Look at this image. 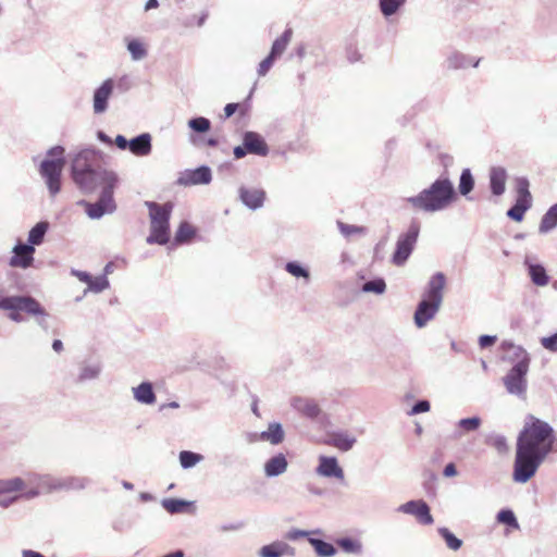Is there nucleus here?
Here are the masks:
<instances>
[{
	"instance_id": "nucleus-53",
	"label": "nucleus",
	"mask_w": 557,
	"mask_h": 557,
	"mask_svg": "<svg viewBox=\"0 0 557 557\" xmlns=\"http://www.w3.org/2000/svg\"><path fill=\"white\" fill-rule=\"evenodd\" d=\"M194 235H195L194 227L187 222H182L176 234H175V242H177V243L186 242V240L190 239Z\"/></svg>"
},
{
	"instance_id": "nucleus-29",
	"label": "nucleus",
	"mask_w": 557,
	"mask_h": 557,
	"mask_svg": "<svg viewBox=\"0 0 557 557\" xmlns=\"http://www.w3.org/2000/svg\"><path fill=\"white\" fill-rule=\"evenodd\" d=\"M128 149L137 157H145L151 152V136L148 133H143L129 140Z\"/></svg>"
},
{
	"instance_id": "nucleus-58",
	"label": "nucleus",
	"mask_w": 557,
	"mask_h": 557,
	"mask_svg": "<svg viewBox=\"0 0 557 557\" xmlns=\"http://www.w3.org/2000/svg\"><path fill=\"white\" fill-rule=\"evenodd\" d=\"M275 59L276 58L272 57V54H269L264 60H262L258 67V75L265 76L270 69L272 67Z\"/></svg>"
},
{
	"instance_id": "nucleus-61",
	"label": "nucleus",
	"mask_w": 557,
	"mask_h": 557,
	"mask_svg": "<svg viewBox=\"0 0 557 557\" xmlns=\"http://www.w3.org/2000/svg\"><path fill=\"white\" fill-rule=\"evenodd\" d=\"M49 159H60L65 163L64 159V148L62 146H54L50 148L47 152Z\"/></svg>"
},
{
	"instance_id": "nucleus-59",
	"label": "nucleus",
	"mask_w": 557,
	"mask_h": 557,
	"mask_svg": "<svg viewBox=\"0 0 557 557\" xmlns=\"http://www.w3.org/2000/svg\"><path fill=\"white\" fill-rule=\"evenodd\" d=\"M207 17H208V12H202L199 17H197L196 15H193L184 22V26L190 27L194 25V22L196 21L197 26L201 27L206 23Z\"/></svg>"
},
{
	"instance_id": "nucleus-46",
	"label": "nucleus",
	"mask_w": 557,
	"mask_h": 557,
	"mask_svg": "<svg viewBox=\"0 0 557 557\" xmlns=\"http://www.w3.org/2000/svg\"><path fill=\"white\" fill-rule=\"evenodd\" d=\"M162 507L170 513L183 512L189 505V502L177 498H164Z\"/></svg>"
},
{
	"instance_id": "nucleus-2",
	"label": "nucleus",
	"mask_w": 557,
	"mask_h": 557,
	"mask_svg": "<svg viewBox=\"0 0 557 557\" xmlns=\"http://www.w3.org/2000/svg\"><path fill=\"white\" fill-rule=\"evenodd\" d=\"M556 432L546 421L533 416L529 417L517 438V446H521L543 457L556 450Z\"/></svg>"
},
{
	"instance_id": "nucleus-18",
	"label": "nucleus",
	"mask_w": 557,
	"mask_h": 557,
	"mask_svg": "<svg viewBox=\"0 0 557 557\" xmlns=\"http://www.w3.org/2000/svg\"><path fill=\"white\" fill-rule=\"evenodd\" d=\"M238 194L240 201L250 210H258L264 205L265 191L262 188L242 186Z\"/></svg>"
},
{
	"instance_id": "nucleus-10",
	"label": "nucleus",
	"mask_w": 557,
	"mask_h": 557,
	"mask_svg": "<svg viewBox=\"0 0 557 557\" xmlns=\"http://www.w3.org/2000/svg\"><path fill=\"white\" fill-rule=\"evenodd\" d=\"M64 162L60 159H45L40 163V175L49 189L51 196H55L61 189V174Z\"/></svg>"
},
{
	"instance_id": "nucleus-47",
	"label": "nucleus",
	"mask_w": 557,
	"mask_h": 557,
	"mask_svg": "<svg viewBox=\"0 0 557 557\" xmlns=\"http://www.w3.org/2000/svg\"><path fill=\"white\" fill-rule=\"evenodd\" d=\"M203 459V456L194 451L183 450L180 453V462L184 469L195 467Z\"/></svg>"
},
{
	"instance_id": "nucleus-56",
	"label": "nucleus",
	"mask_w": 557,
	"mask_h": 557,
	"mask_svg": "<svg viewBox=\"0 0 557 557\" xmlns=\"http://www.w3.org/2000/svg\"><path fill=\"white\" fill-rule=\"evenodd\" d=\"M431 408L430 401L422 399L417 401L411 409L408 411V416H416L419 413L428 412Z\"/></svg>"
},
{
	"instance_id": "nucleus-37",
	"label": "nucleus",
	"mask_w": 557,
	"mask_h": 557,
	"mask_svg": "<svg viewBox=\"0 0 557 557\" xmlns=\"http://www.w3.org/2000/svg\"><path fill=\"white\" fill-rule=\"evenodd\" d=\"M308 542L314 548L319 557H333L336 554V548L333 544L315 537H308Z\"/></svg>"
},
{
	"instance_id": "nucleus-54",
	"label": "nucleus",
	"mask_w": 557,
	"mask_h": 557,
	"mask_svg": "<svg viewBox=\"0 0 557 557\" xmlns=\"http://www.w3.org/2000/svg\"><path fill=\"white\" fill-rule=\"evenodd\" d=\"M338 228L341 233L346 236H352V235H361L366 233V227L363 226H357V225H350L343 222H337Z\"/></svg>"
},
{
	"instance_id": "nucleus-25",
	"label": "nucleus",
	"mask_w": 557,
	"mask_h": 557,
	"mask_svg": "<svg viewBox=\"0 0 557 557\" xmlns=\"http://www.w3.org/2000/svg\"><path fill=\"white\" fill-rule=\"evenodd\" d=\"M102 372V364L99 361H84L79 364L76 376L77 384H84L97 380Z\"/></svg>"
},
{
	"instance_id": "nucleus-6",
	"label": "nucleus",
	"mask_w": 557,
	"mask_h": 557,
	"mask_svg": "<svg viewBox=\"0 0 557 557\" xmlns=\"http://www.w3.org/2000/svg\"><path fill=\"white\" fill-rule=\"evenodd\" d=\"M150 218V235L147 243L165 245L170 238V216L173 205L170 202L160 205L153 201H147Z\"/></svg>"
},
{
	"instance_id": "nucleus-34",
	"label": "nucleus",
	"mask_w": 557,
	"mask_h": 557,
	"mask_svg": "<svg viewBox=\"0 0 557 557\" xmlns=\"http://www.w3.org/2000/svg\"><path fill=\"white\" fill-rule=\"evenodd\" d=\"M293 38V29L286 28L284 33L274 40L270 54L274 58H280L284 51L286 50L287 46L289 45L290 40Z\"/></svg>"
},
{
	"instance_id": "nucleus-24",
	"label": "nucleus",
	"mask_w": 557,
	"mask_h": 557,
	"mask_svg": "<svg viewBox=\"0 0 557 557\" xmlns=\"http://www.w3.org/2000/svg\"><path fill=\"white\" fill-rule=\"evenodd\" d=\"M504 349H508L510 355L508 356V360L512 362V366H522L523 368H529L531 362L530 354L520 345H515L511 342H503L502 344Z\"/></svg>"
},
{
	"instance_id": "nucleus-42",
	"label": "nucleus",
	"mask_w": 557,
	"mask_h": 557,
	"mask_svg": "<svg viewBox=\"0 0 557 557\" xmlns=\"http://www.w3.org/2000/svg\"><path fill=\"white\" fill-rule=\"evenodd\" d=\"M407 2V0H379L380 12L384 17L395 15Z\"/></svg>"
},
{
	"instance_id": "nucleus-5",
	"label": "nucleus",
	"mask_w": 557,
	"mask_h": 557,
	"mask_svg": "<svg viewBox=\"0 0 557 557\" xmlns=\"http://www.w3.org/2000/svg\"><path fill=\"white\" fill-rule=\"evenodd\" d=\"M0 310L9 311L10 320L21 323L24 317L21 312H25L36 319L38 325L48 329L47 318L49 314L41 305L30 296H4L0 297Z\"/></svg>"
},
{
	"instance_id": "nucleus-33",
	"label": "nucleus",
	"mask_w": 557,
	"mask_h": 557,
	"mask_svg": "<svg viewBox=\"0 0 557 557\" xmlns=\"http://www.w3.org/2000/svg\"><path fill=\"white\" fill-rule=\"evenodd\" d=\"M482 424V419L479 416L460 419L456 424L455 437L476 431Z\"/></svg>"
},
{
	"instance_id": "nucleus-60",
	"label": "nucleus",
	"mask_w": 557,
	"mask_h": 557,
	"mask_svg": "<svg viewBox=\"0 0 557 557\" xmlns=\"http://www.w3.org/2000/svg\"><path fill=\"white\" fill-rule=\"evenodd\" d=\"M496 342H497L496 335L484 334L479 337V346L482 349L492 347Z\"/></svg>"
},
{
	"instance_id": "nucleus-35",
	"label": "nucleus",
	"mask_w": 557,
	"mask_h": 557,
	"mask_svg": "<svg viewBox=\"0 0 557 557\" xmlns=\"http://www.w3.org/2000/svg\"><path fill=\"white\" fill-rule=\"evenodd\" d=\"M26 478H11L0 480V494L22 492L26 488Z\"/></svg>"
},
{
	"instance_id": "nucleus-11",
	"label": "nucleus",
	"mask_w": 557,
	"mask_h": 557,
	"mask_svg": "<svg viewBox=\"0 0 557 557\" xmlns=\"http://www.w3.org/2000/svg\"><path fill=\"white\" fill-rule=\"evenodd\" d=\"M529 368L522 366H512L508 373L503 377L506 391L515 396L524 398L527 393V374Z\"/></svg>"
},
{
	"instance_id": "nucleus-28",
	"label": "nucleus",
	"mask_w": 557,
	"mask_h": 557,
	"mask_svg": "<svg viewBox=\"0 0 557 557\" xmlns=\"http://www.w3.org/2000/svg\"><path fill=\"white\" fill-rule=\"evenodd\" d=\"M244 145L249 153L264 157L269 149L263 138L253 132H247L244 136Z\"/></svg>"
},
{
	"instance_id": "nucleus-57",
	"label": "nucleus",
	"mask_w": 557,
	"mask_h": 557,
	"mask_svg": "<svg viewBox=\"0 0 557 557\" xmlns=\"http://www.w3.org/2000/svg\"><path fill=\"white\" fill-rule=\"evenodd\" d=\"M541 345L548 351L557 352V332L541 338Z\"/></svg>"
},
{
	"instance_id": "nucleus-38",
	"label": "nucleus",
	"mask_w": 557,
	"mask_h": 557,
	"mask_svg": "<svg viewBox=\"0 0 557 557\" xmlns=\"http://www.w3.org/2000/svg\"><path fill=\"white\" fill-rule=\"evenodd\" d=\"M516 200L532 203V195L530 193V182L525 176H519L515 180Z\"/></svg>"
},
{
	"instance_id": "nucleus-32",
	"label": "nucleus",
	"mask_w": 557,
	"mask_h": 557,
	"mask_svg": "<svg viewBox=\"0 0 557 557\" xmlns=\"http://www.w3.org/2000/svg\"><path fill=\"white\" fill-rule=\"evenodd\" d=\"M557 226V202L548 208V210L543 214L540 225L539 232L540 234H547L553 231Z\"/></svg>"
},
{
	"instance_id": "nucleus-9",
	"label": "nucleus",
	"mask_w": 557,
	"mask_h": 557,
	"mask_svg": "<svg viewBox=\"0 0 557 557\" xmlns=\"http://www.w3.org/2000/svg\"><path fill=\"white\" fill-rule=\"evenodd\" d=\"M419 232L420 225L418 222L413 221L407 232L398 237L396 249L392 258L396 265H403L406 263L414 248Z\"/></svg>"
},
{
	"instance_id": "nucleus-12",
	"label": "nucleus",
	"mask_w": 557,
	"mask_h": 557,
	"mask_svg": "<svg viewBox=\"0 0 557 557\" xmlns=\"http://www.w3.org/2000/svg\"><path fill=\"white\" fill-rule=\"evenodd\" d=\"M113 189L114 188L102 189L99 200L95 203L82 202L86 207V213L90 219H100L104 214L115 211L116 206L113 199Z\"/></svg>"
},
{
	"instance_id": "nucleus-23",
	"label": "nucleus",
	"mask_w": 557,
	"mask_h": 557,
	"mask_svg": "<svg viewBox=\"0 0 557 557\" xmlns=\"http://www.w3.org/2000/svg\"><path fill=\"white\" fill-rule=\"evenodd\" d=\"M134 399L141 405L152 406L157 401V395L151 382L144 381L137 386L132 387Z\"/></svg>"
},
{
	"instance_id": "nucleus-48",
	"label": "nucleus",
	"mask_w": 557,
	"mask_h": 557,
	"mask_svg": "<svg viewBox=\"0 0 557 557\" xmlns=\"http://www.w3.org/2000/svg\"><path fill=\"white\" fill-rule=\"evenodd\" d=\"M485 444L495 448L499 454L508 451L507 440L500 434H490L485 438Z\"/></svg>"
},
{
	"instance_id": "nucleus-62",
	"label": "nucleus",
	"mask_w": 557,
	"mask_h": 557,
	"mask_svg": "<svg viewBox=\"0 0 557 557\" xmlns=\"http://www.w3.org/2000/svg\"><path fill=\"white\" fill-rule=\"evenodd\" d=\"M190 141L193 143V145L195 146H202V145H207V146H210V147H215L218 146L219 144V140L216 138H209L207 140H203L201 138H198V137H191L190 138Z\"/></svg>"
},
{
	"instance_id": "nucleus-13",
	"label": "nucleus",
	"mask_w": 557,
	"mask_h": 557,
	"mask_svg": "<svg viewBox=\"0 0 557 557\" xmlns=\"http://www.w3.org/2000/svg\"><path fill=\"white\" fill-rule=\"evenodd\" d=\"M397 511L413 517L422 525H431L434 522L430 507L423 499L401 504L397 507Z\"/></svg>"
},
{
	"instance_id": "nucleus-45",
	"label": "nucleus",
	"mask_w": 557,
	"mask_h": 557,
	"mask_svg": "<svg viewBox=\"0 0 557 557\" xmlns=\"http://www.w3.org/2000/svg\"><path fill=\"white\" fill-rule=\"evenodd\" d=\"M285 270L287 273L297 278H304L306 283L310 281V272L307 268L301 265L297 261H289L285 264Z\"/></svg>"
},
{
	"instance_id": "nucleus-36",
	"label": "nucleus",
	"mask_w": 557,
	"mask_h": 557,
	"mask_svg": "<svg viewBox=\"0 0 557 557\" xmlns=\"http://www.w3.org/2000/svg\"><path fill=\"white\" fill-rule=\"evenodd\" d=\"M48 228L49 223L47 221L38 222L34 227L30 228L28 233L27 245L33 247L40 245L44 242Z\"/></svg>"
},
{
	"instance_id": "nucleus-52",
	"label": "nucleus",
	"mask_w": 557,
	"mask_h": 557,
	"mask_svg": "<svg viewBox=\"0 0 557 557\" xmlns=\"http://www.w3.org/2000/svg\"><path fill=\"white\" fill-rule=\"evenodd\" d=\"M188 127L193 129L195 133H206L211 127V122L207 117H194L188 121Z\"/></svg>"
},
{
	"instance_id": "nucleus-7",
	"label": "nucleus",
	"mask_w": 557,
	"mask_h": 557,
	"mask_svg": "<svg viewBox=\"0 0 557 557\" xmlns=\"http://www.w3.org/2000/svg\"><path fill=\"white\" fill-rule=\"evenodd\" d=\"M545 459L543 455L516 445L512 480L517 483H527L535 475Z\"/></svg>"
},
{
	"instance_id": "nucleus-26",
	"label": "nucleus",
	"mask_w": 557,
	"mask_h": 557,
	"mask_svg": "<svg viewBox=\"0 0 557 557\" xmlns=\"http://www.w3.org/2000/svg\"><path fill=\"white\" fill-rule=\"evenodd\" d=\"M356 441V437L347 432H333L327 435L324 443L342 451H348L354 447Z\"/></svg>"
},
{
	"instance_id": "nucleus-8",
	"label": "nucleus",
	"mask_w": 557,
	"mask_h": 557,
	"mask_svg": "<svg viewBox=\"0 0 557 557\" xmlns=\"http://www.w3.org/2000/svg\"><path fill=\"white\" fill-rule=\"evenodd\" d=\"M27 486L29 490L22 494V497L32 499L40 494H48L61 491V478H55L50 474L28 473L26 475Z\"/></svg>"
},
{
	"instance_id": "nucleus-43",
	"label": "nucleus",
	"mask_w": 557,
	"mask_h": 557,
	"mask_svg": "<svg viewBox=\"0 0 557 557\" xmlns=\"http://www.w3.org/2000/svg\"><path fill=\"white\" fill-rule=\"evenodd\" d=\"M496 521L500 524L506 525L509 529H519L518 519L510 508H503L496 515Z\"/></svg>"
},
{
	"instance_id": "nucleus-39",
	"label": "nucleus",
	"mask_w": 557,
	"mask_h": 557,
	"mask_svg": "<svg viewBox=\"0 0 557 557\" xmlns=\"http://www.w3.org/2000/svg\"><path fill=\"white\" fill-rule=\"evenodd\" d=\"M90 484V480L85 476H66L61 478V491H78L84 490Z\"/></svg>"
},
{
	"instance_id": "nucleus-21",
	"label": "nucleus",
	"mask_w": 557,
	"mask_h": 557,
	"mask_svg": "<svg viewBox=\"0 0 557 557\" xmlns=\"http://www.w3.org/2000/svg\"><path fill=\"white\" fill-rule=\"evenodd\" d=\"M523 264L527 268L530 280L534 285L543 287L549 283V275L542 263H535L529 256H527Z\"/></svg>"
},
{
	"instance_id": "nucleus-15",
	"label": "nucleus",
	"mask_w": 557,
	"mask_h": 557,
	"mask_svg": "<svg viewBox=\"0 0 557 557\" xmlns=\"http://www.w3.org/2000/svg\"><path fill=\"white\" fill-rule=\"evenodd\" d=\"M315 473L319 476L327 479H336L343 481L345 473L343 468L339 466L337 458L329 456H320L319 465L315 468Z\"/></svg>"
},
{
	"instance_id": "nucleus-14",
	"label": "nucleus",
	"mask_w": 557,
	"mask_h": 557,
	"mask_svg": "<svg viewBox=\"0 0 557 557\" xmlns=\"http://www.w3.org/2000/svg\"><path fill=\"white\" fill-rule=\"evenodd\" d=\"M115 83L112 78L104 79L100 86L94 90L92 111L96 115H101L109 108V100L113 94Z\"/></svg>"
},
{
	"instance_id": "nucleus-40",
	"label": "nucleus",
	"mask_w": 557,
	"mask_h": 557,
	"mask_svg": "<svg viewBox=\"0 0 557 557\" xmlns=\"http://www.w3.org/2000/svg\"><path fill=\"white\" fill-rule=\"evenodd\" d=\"M336 544L343 552L351 555H361L363 552L362 543L359 540L351 537H341L336 541Z\"/></svg>"
},
{
	"instance_id": "nucleus-63",
	"label": "nucleus",
	"mask_w": 557,
	"mask_h": 557,
	"mask_svg": "<svg viewBox=\"0 0 557 557\" xmlns=\"http://www.w3.org/2000/svg\"><path fill=\"white\" fill-rule=\"evenodd\" d=\"M71 274L75 277H77L81 282H84L88 285V282L90 281V274L84 271L75 270L73 269L71 271Z\"/></svg>"
},
{
	"instance_id": "nucleus-27",
	"label": "nucleus",
	"mask_w": 557,
	"mask_h": 557,
	"mask_svg": "<svg viewBox=\"0 0 557 557\" xmlns=\"http://www.w3.org/2000/svg\"><path fill=\"white\" fill-rule=\"evenodd\" d=\"M474 186L475 180L471 170L469 168L463 169L458 180L457 193L465 197L468 201H473L474 197L472 196V191Z\"/></svg>"
},
{
	"instance_id": "nucleus-49",
	"label": "nucleus",
	"mask_w": 557,
	"mask_h": 557,
	"mask_svg": "<svg viewBox=\"0 0 557 557\" xmlns=\"http://www.w3.org/2000/svg\"><path fill=\"white\" fill-rule=\"evenodd\" d=\"M481 62V58H472L462 53L455 52V70L467 69L469 66L478 67Z\"/></svg>"
},
{
	"instance_id": "nucleus-20",
	"label": "nucleus",
	"mask_w": 557,
	"mask_h": 557,
	"mask_svg": "<svg viewBox=\"0 0 557 557\" xmlns=\"http://www.w3.org/2000/svg\"><path fill=\"white\" fill-rule=\"evenodd\" d=\"M290 406L293 409H295L300 414L309 418V419H315L320 412L321 409L315 400L307 397L301 396H295L290 399Z\"/></svg>"
},
{
	"instance_id": "nucleus-41",
	"label": "nucleus",
	"mask_w": 557,
	"mask_h": 557,
	"mask_svg": "<svg viewBox=\"0 0 557 557\" xmlns=\"http://www.w3.org/2000/svg\"><path fill=\"white\" fill-rule=\"evenodd\" d=\"M532 207V203L520 200H515V203L507 210L506 215L515 221L521 222L524 219L525 212Z\"/></svg>"
},
{
	"instance_id": "nucleus-31",
	"label": "nucleus",
	"mask_w": 557,
	"mask_h": 557,
	"mask_svg": "<svg viewBox=\"0 0 557 557\" xmlns=\"http://www.w3.org/2000/svg\"><path fill=\"white\" fill-rule=\"evenodd\" d=\"M285 433L283 426L278 422H271L265 431L259 434V440L269 442L272 445H278L284 441Z\"/></svg>"
},
{
	"instance_id": "nucleus-51",
	"label": "nucleus",
	"mask_w": 557,
	"mask_h": 557,
	"mask_svg": "<svg viewBox=\"0 0 557 557\" xmlns=\"http://www.w3.org/2000/svg\"><path fill=\"white\" fill-rule=\"evenodd\" d=\"M108 287H109V280L107 278L106 275H101V276H98L95 278L90 276V281L88 282V287L84 292V294H87L88 292L101 293L104 289H107Z\"/></svg>"
},
{
	"instance_id": "nucleus-17",
	"label": "nucleus",
	"mask_w": 557,
	"mask_h": 557,
	"mask_svg": "<svg viewBox=\"0 0 557 557\" xmlns=\"http://www.w3.org/2000/svg\"><path fill=\"white\" fill-rule=\"evenodd\" d=\"M212 180V173L209 166L202 165L195 170L185 171L178 178V184L184 186L207 185Z\"/></svg>"
},
{
	"instance_id": "nucleus-30",
	"label": "nucleus",
	"mask_w": 557,
	"mask_h": 557,
	"mask_svg": "<svg viewBox=\"0 0 557 557\" xmlns=\"http://www.w3.org/2000/svg\"><path fill=\"white\" fill-rule=\"evenodd\" d=\"M293 553L294 548L287 543L276 541L262 546L258 554L260 557H282L283 555H292Z\"/></svg>"
},
{
	"instance_id": "nucleus-19",
	"label": "nucleus",
	"mask_w": 557,
	"mask_h": 557,
	"mask_svg": "<svg viewBox=\"0 0 557 557\" xmlns=\"http://www.w3.org/2000/svg\"><path fill=\"white\" fill-rule=\"evenodd\" d=\"M507 171L503 166H492L488 173V186L493 196L499 197L506 191Z\"/></svg>"
},
{
	"instance_id": "nucleus-1",
	"label": "nucleus",
	"mask_w": 557,
	"mask_h": 557,
	"mask_svg": "<svg viewBox=\"0 0 557 557\" xmlns=\"http://www.w3.org/2000/svg\"><path fill=\"white\" fill-rule=\"evenodd\" d=\"M96 151L84 149L75 154L71 164V176L75 185L85 194L98 187L114 188L119 182L116 173L95 164Z\"/></svg>"
},
{
	"instance_id": "nucleus-4",
	"label": "nucleus",
	"mask_w": 557,
	"mask_h": 557,
	"mask_svg": "<svg viewBox=\"0 0 557 557\" xmlns=\"http://www.w3.org/2000/svg\"><path fill=\"white\" fill-rule=\"evenodd\" d=\"M445 283L446 278L441 272L435 273L428 282L413 314L417 327H424L438 312Z\"/></svg>"
},
{
	"instance_id": "nucleus-44",
	"label": "nucleus",
	"mask_w": 557,
	"mask_h": 557,
	"mask_svg": "<svg viewBox=\"0 0 557 557\" xmlns=\"http://www.w3.org/2000/svg\"><path fill=\"white\" fill-rule=\"evenodd\" d=\"M127 50L134 61H139L147 57V49L144 42L139 39H127Z\"/></svg>"
},
{
	"instance_id": "nucleus-55",
	"label": "nucleus",
	"mask_w": 557,
	"mask_h": 557,
	"mask_svg": "<svg viewBox=\"0 0 557 557\" xmlns=\"http://www.w3.org/2000/svg\"><path fill=\"white\" fill-rule=\"evenodd\" d=\"M311 534H321V530L315 529L312 531H305V530L294 529L287 533L286 537L290 541H296L301 537H310Z\"/></svg>"
},
{
	"instance_id": "nucleus-64",
	"label": "nucleus",
	"mask_w": 557,
	"mask_h": 557,
	"mask_svg": "<svg viewBox=\"0 0 557 557\" xmlns=\"http://www.w3.org/2000/svg\"><path fill=\"white\" fill-rule=\"evenodd\" d=\"M114 143L121 150H125L129 147V140H127L123 135H117L114 139Z\"/></svg>"
},
{
	"instance_id": "nucleus-50",
	"label": "nucleus",
	"mask_w": 557,
	"mask_h": 557,
	"mask_svg": "<svg viewBox=\"0 0 557 557\" xmlns=\"http://www.w3.org/2000/svg\"><path fill=\"white\" fill-rule=\"evenodd\" d=\"M385 289H386V283L383 278H375L372 281H368L361 287V290L363 293H373L376 295H382L385 292Z\"/></svg>"
},
{
	"instance_id": "nucleus-3",
	"label": "nucleus",
	"mask_w": 557,
	"mask_h": 557,
	"mask_svg": "<svg viewBox=\"0 0 557 557\" xmlns=\"http://www.w3.org/2000/svg\"><path fill=\"white\" fill-rule=\"evenodd\" d=\"M453 200V183L448 177L437 178L429 188L418 195L405 198V202L414 211L432 213L449 206Z\"/></svg>"
},
{
	"instance_id": "nucleus-16",
	"label": "nucleus",
	"mask_w": 557,
	"mask_h": 557,
	"mask_svg": "<svg viewBox=\"0 0 557 557\" xmlns=\"http://www.w3.org/2000/svg\"><path fill=\"white\" fill-rule=\"evenodd\" d=\"M9 264L13 268L27 269L33 264L35 247L18 243L13 247Z\"/></svg>"
},
{
	"instance_id": "nucleus-22",
	"label": "nucleus",
	"mask_w": 557,
	"mask_h": 557,
	"mask_svg": "<svg viewBox=\"0 0 557 557\" xmlns=\"http://www.w3.org/2000/svg\"><path fill=\"white\" fill-rule=\"evenodd\" d=\"M287 468V458L282 453L272 456L263 465V471L267 478L280 476L286 472Z\"/></svg>"
}]
</instances>
